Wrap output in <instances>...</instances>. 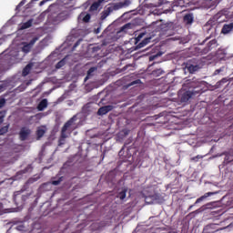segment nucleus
<instances>
[{"label": "nucleus", "mask_w": 233, "mask_h": 233, "mask_svg": "<svg viewBox=\"0 0 233 233\" xmlns=\"http://www.w3.org/2000/svg\"><path fill=\"white\" fill-rule=\"evenodd\" d=\"M38 40L39 37L30 35L27 37V41H24L18 46V48H15V45H13L10 46L7 52L9 53V56H12L13 57H16L17 52H19V50H22L24 54H28L30 50L34 48V45H35V42Z\"/></svg>", "instance_id": "obj_1"}, {"label": "nucleus", "mask_w": 233, "mask_h": 233, "mask_svg": "<svg viewBox=\"0 0 233 233\" xmlns=\"http://www.w3.org/2000/svg\"><path fill=\"white\" fill-rule=\"evenodd\" d=\"M77 128V123H76V116L72 117L69 121H67L62 128V137L60 139V145H63V141L72 134L73 130Z\"/></svg>", "instance_id": "obj_2"}, {"label": "nucleus", "mask_w": 233, "mask_h": 233, "mask_svg": "<svg viewBox=\"0 0 233 233\" xmlns=\"http://www.w3.org/2000/svg\"><path fill=\"white\" fill-rule=\"evenodd\" d=\"M215 21L217 23H225L228 19L227 15V11H219L217 15H214Z\"/></svg>", "instance_id": "obj_3"}, {"label": "nucleus", "mask_w": 233, "mask_h": 233, "mask_svg": "<svg viewBox=\"0 0 233 233\" xmlns=\"http://www.w3.org/2000/svg\"><path fill=\"white\" fill-rule=\"evenodd\" d=\"M158 196L157 195H152V196H147L145 198V201L146 203H147V205H152L154 203H159L158 199Z\"/></svg>", "instance_id": "obj_4"}, {"label": "nucleus", "mask_w": 233, "mask_h": 233, "mask_svg": "<svg viewBox=\"0 0 233 233\" xmlns=\"http://www.w3.org/2000/svg\"><path fill=\"white\" fill-rule=\"evenodd\" d=\"M230 32H233V23L225 24L221 29V34L227 35L230 34Z\"/></svg>", "instance_id": "obj_5"}, {"label": "nucleus", "mask_w": 233, "mask_h": 233, "mask_svg": "<svg viewBox=\"0 0 233 233\" xmlns=\"http://www.w3.org/2000/svg\"><path fill=\"white\" fill-rule=\"evenodd\" d=\"M112 108H113L112 106H102L98 109L97 114L98 116H105L106 114H108V112H110Z\"/></svg>", "instance_id": "obj_6"}, {"label": "nucleus", "mask_w": 233, "mask_h": 233, "mask_svg": "<svg viewBox=\"0 0 233 233\" xmlns=\"http://www.w3.org/2000/svg\"><path fill=\"white\" fill-rule=\"evenodd\" d=\"M194 96V92L192 91H187L185 92L182 96H181V102L182 103H187V101H188L189 99H191V97Z\"/></svg>", "instance_id": "obj_7"}, {"label": "nucleus", "mask_w": 233, "mask_h": 233, "mask_svg": "<svg viewBox=\"0 0 233 233\" xmlns=\"http://www.w3.org/2000/svg\"><path fill=\"white\" fill-rule=\"evenodd\" d=\"M30 136V129L24 127L21 129L20 131V138L22 139V141H25V139H26V137H28Z\"/></svg>", "instance_id": "obj_8"}, {"label": "nucleus", "mask_w": 233, "mask_h": 233, "mask_svg": "<svg viewBox=\"0 0 233 233\" xmlns=\"http://www.w3.org/2000/svg\"><path fill=\"white\" fill-rule=\"evenodd\" d=\"M46 132V127H39L36 130L37 139H41V137H43V136H45Z\"/></svg>", "instance_id": "obj_9"}, {"label": "nucleus", "mask_w": 233, "mask_h": 233, "mask_svg": "<svg viewBox=\"0 0 233 233\" xmlns=\"http://www.w3.org/2000/svg\"><path fill=\"white\" fill-rule=\"evenodd\" d=\"M78 19H82L85 23H88V21H90V15L86 13H82L78 16Z\"/></svg>", "instance_id": "obj_10"}, {"label": "nucleus", "mask_w": 233, "mask_h": 233, "mask_svg": "<svg viewBox=\"0 0 233 233\" xmlns=\"http://www.w3.org/2000/svg\"><path fill=\"white\" fill-rule=\"evenodd\" d=\"M209 196H214V192H208L204 196L200 197L196 200V203H201V201H204V199H207V198H209Z\"/></svg>", "instance_id": "obj_11"}, {"label": "nucleus", "mask_w": 233, "mask_h": 233, "mask_svg": "<svg viewBox=\"0 0 233 233\" xmlns=\"http://www.w3.org/2000/svg\"><path fill=\"white\" fill-rule=\"evenodd\" d=\"M110 8L106 7L101 14V19L105 20L106 18H107L110 15Z\"/></svg>", "instance_id": "obj_12"}, {"label": "nucleus", "mask_w": 233, "mask_h": 233, "mask_svg": "<svg viewBox=\"0 0 233 233\" xmlns=\"http://www.w3.org/2000/svg\"><path fill=\"white\" fill-rule=\"evenodd\" d=\"M33 20H29L20 25V30H26V28H30L32 26Z\"/></svg>", "instance_id": "obj_13"}, {"label": "nucleus", "mask_w": 233, "mask_h": 233, "mask_svg": "<svg viewBox=\"0 0 233 233\" xmlns=\"http://www.w3.org/2000/svg\"><path fill=\"white\" fill-rule=\"evenodd\" d=\"M46 106H48V101H46V99H44L39 103L37 108L38 110L42 111L44 108H46Z\"/></svg>", "instance_id": "obj_14"}, {"label": "nucleus", "mask_w": 233, "mask_h": 233, "mask_svg": "<svg viewBox=\"0 0 233 233\" xmlns=\"http://www.w3.org/2000/svg\"><path fill=\"white\" fill-rule=\"evenodd\" d=\"M103 3L102 0H99L96 3H94L91 6H90V12H96L97 10V8H99V5Z\"/></svg>", "instance_id": "obj_15"}, {"label": "nucleus", "mask_w": 233, "mask_h": 233, "mask_svg": "<svg viewBox=\"0 0 233 233\" xmlns=\"http://www.w3.org/2000/svg\"><path fill=\"white\" fill-rule=\"evenodd\" d=\"M33 64H28L23 70V76H28L30 74V70H32Z\"/></svg>", "instance_id": "obj_16"}, {"label": "nucleus", "mask_w": 233, "mask_h": 233, "mask_svg": "<svg viewBox=\"0 0 233 233\" xmlns=\"http://www.w3.org/2000/svg\"><path fill=\"white\" fill-rule=\"evenodd\" d=\"M151 39H152L151 37L145 38L140 44H138L137 46L139 48H143V46H147V45H148V43H150Z\"/></svg>", "instance_id": "obj_17"}, {"label": "nucleus", "mask_w": 233, "mask_h": 233, "mask_svg": "<svg viewBox=\"0 0 233 233\" xmlns=\"http://www.w3.org/2000/svg\"><path fill=\"white\" fill-rule=\"evenodd\" d=\"M184 21L187 23V25H191L192 21H194V18L192 17V15H186L184 16Z\"/></svg>", "instance_id": "obj_18"}, {"label": "nucleus", "mask_w": 233, "mask_h": 233, "mask_svg": "<svg viewBox=\"0 0 233 233\" xmlns=\"http://www.w3.org/2000/svg\"><path fill=\"white\" fill-rule=\"evenodd\" d=\"M123 6H128V1L118 3L115 5V10H119V8H123Z\"/></svg>", "instance_id": "obj_19"}, {"label": "nucleus", "mask_w": 233, "mask_h": 233, "mask_svg": "<svg viewBox=\"0 0 233 233\" xmlns=\"http://www.w3.org/2000/svg\"><path fill=\"white\" fill-rule=\"evenodd\" d=\"M8 87V82H0V94L1 92H5Z\"/></svg>", "instance_id": "obj_20"}, {"label": "nucleus", "mask_w": 233, "mask_h": 233, "mask_svg": "<svg viewBox=\"0 0 233 233\" xmlns=\"http://www.w3.org/2000/svg\"><path fill=\"white\" fill-rule=\"evenodd\" d=\"M117 198H119V199H125L127 198V189H121L117 195Z\"/></svg>", "instance_id": "obj_21"}, {"label": "nucleus", "mask_w": 233, "mask_h": 233, "mask_svg": "<svg viewBox=\"0 0 233 233\" xmlns=\"http://www.w3.org/2000/svg\"><path fill=\"white\" fill-rule=\"evenodd\" d=\"M188 70L190 74H194V72H198V70H199V67L198 66H188Z\"/></svg>", "instance_id": "obj_22"}, {"label": "nucleus", "mask_w": 233, "mask_h": 233, "mask_svg": "<svg viewBox=\"0 0 233 233\" xmlns=\"http://www.w3.org/2000/svg\"><path fill=\"white\" fill-rule=\"evenodd\" d=\"M8 132V126H5L0 129V136H3V134H6Z\"/></svg>", "instance_id": "obj_23"}, {"label": "nucleus", "mask_w": 233, "mask_h": 233, "mask_svg": "<svg viewBox=\"0 0 233 233\" xmlns=\"http://www.w3.org/2000/svg\"><path fill=\"white\" fill-rule=\"evenodd\" d=\"M66 60L63 59L60 62L56 64V68H61L62 66H65Z\"/></svg>", "instance_id": "obj_24"}, {"label": "nucleus", "mask_w": 233, "mask_h": 233, "mask_svg": "<svg viewBox=\"0 0 233 233\" xmlns=\"http://www.w3.org/2000/svg\"><path fill=\"white\" fill-rule=\"evenodd\" d=\"M6 104V100L5 98H0V108H3Z\"/></svg>", "instance_id": "obj_25"}, {"label": "nucleus", "mask_w": 233, "mask_h": 233, "mask_svg": "<svg viewBox=\"0 0 233 233\" xmlns=\"http://www.w3.org/2000/svg\"><path fill=\"white\" fill-rule=\"evenodd\" d=\"M16 230H19L20 232L23 231V230H25V226H23V225H18V226L16 227Z\"/></svg>", "instance_id": "obj_26"}, {"label": "nucleus", "mask_w": 233, "mask_h": 233, "mask_svg": "<svg viewBox=\"0 0 233 233\" xmlns=\"http://www.w3.org/2000/svg\"><path fill=\"white\" fill-rule=\"evenodd\" d=\"M93 72H96V67H91L88 72L87 75L90 76V74H92Z\"/></svg>", "instance_id": "obj_27"}, {"label": "nucleus", "mask_w": 233, "mask_h": 233, "mask_svg": "<svg viewBox=\"0 0 233 233\" xmlns=\"http://www.w3.org/2000/svg\"><path fill=\"white\" fill-rule=\"evenodd\" d=\"M3 119H5V113H0V124L3 123Z\"/></svg>", "instance_id": "obj_28"}, {"label": "nucleus", "mask_w": 233, "mask_h": 233, "mask_svg": "<svg viewBox=\"0 0 233 233\" xmlns=\"http://www.w3.org/2000/svg\"><path fill=\"white\" fill-rule=\"evenodd\" d=\"M143 34L138 35V36L137 37V41H141V39H143Z\"/></svg>", "instance_id": "obj_29"}, {"label": "nucleus", "mask_w": 233, "mask_h": 233, "mask_svg": "<svg viewBox=\"0 0 233 233\" xmlns=\"http://www.w3.org/2000/svg\"><path fill=\"white\" fill-rule=\"evenodd\" d=\"M59 183H61V180H55L52 182V185L56 186V185H59Z\"/></svg>", "instance_id": "obj_30"}, {"label": "nucleus", "mask_w": 233, "mask_h": 233, "mask_svg": "<svg viewBox=\"0 0 233 233\" xmlns=\"http://www.w3.org/2000/svg\"><path fill=\"white\" fill-rule=\"evenodd\" d=\"M59 183H61V180H55L52 182V185L56 186V185H59Z\"/></svg>", "instance_id": "obj_31"}, {"label": "nucleus", "mask_w": 233, "mask_h": 233, "mask_svg": "<svg viewBox=\"0 0 233 233\" xmlns=\"http://www.w3.org/2000/svg\"><path fill=\"white\" fill-rule=\"evenodd\" d=\"M58 3H63L64 5L66 4V3H65V0H58Z\"/></svg>", "instance_id": "obj_32"}, {"label": "nucleus", "mask_w": 233, "mask_h": 233, "mask_svg": "<svg viewBox=\"0 0 233 233\" xmlns=\"http://www.w3.org/2000/svg\"><path fill=\"white\" fill-rule=\"evenodd\" d=\"M161 56V54H157V56H153V59H156L157 56Z\"/></svg>", "instance_id": "obj_33"}, {"label": "nucleus", "mask_w": 233, "mask_h": 233, "mask_svg": "<svg viewBox=\"0 0 233 233\" xmlns=\"http://www.w3.org/2000/svg\"><path fill=\"white\" fill-rule=\"evenodd\" d=\"M79 46V42L75 45V48Z\"/></svg>", "instance_id": "obj_34"}, {"label": "nucleus", "mask_w": 233, "mask_h": 233, "mask_svg": "<svg viewBox=\"0 0 233 233\" xmlns=\"http://www.w3.org/2000/svg\"><path fill=\"white\" fill-rule=\"evenodd\" d=\"M165 26H167V25H162V28H165Z\"/></svg>", "instance_id": "obj_35"}, {"label": "nucleus", "mask_w": 233, "mask_h": 233, "mask_svg": "<svg viewBox=\"0 0 233 233\" xmlns=\"http://www.w3.org/2000/svg\"><path fill=\"white\" fill-rule=\"evenodd\" d=\"M136 82H133L132 85H135Z\"/></svg>", "instance_id": "obj_36"}, {"label": "nucleus", "mask_w": 233, "mask_h": 233, "mask_svg": "<svg viewBox=\"0 0 233 233\" xmlns=\"http://www.w3.org/2000/svg\"><path fill=\"white\" fill-rule=\"evenodd\" d=\"M20 5H23V2H21Z\"/></svg>", "instance_id": "obj_37"}, {"label": "nucleus", "mask_w": 233, "mask_h": 233, "mask_svg": "<svg viewBox=\"0 0 233 233\" xmlns=\"http://www.w3.org/2000/svg\"><path fill=\"white\" fill-rule=\"evenodd\" d=\"M101 1H105V0H101Z\"/></svg>", "instance_id": "obj_38"}]
</instances>
